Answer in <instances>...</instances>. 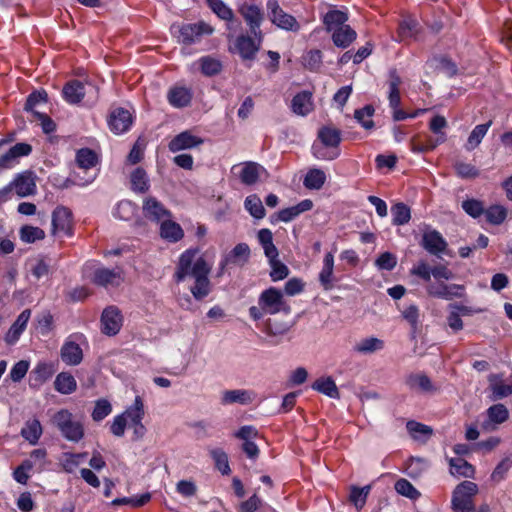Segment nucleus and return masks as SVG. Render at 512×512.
<instances>
[{"instance_id": "nucleus-64", "label": "nucleus", "mask_w": 512, "mask_h": 512, "mask_svg": "<svg viewBox=\"0 0 512 512\" xmlns=\"http://www.w3.org/2000/svg\"><path fill=\"white\" fill-rule=\"evenodd\" d=\"M463 210L473 218L481 216L484 212L483 203L476 199H468L462 202Z\"/></svg>"}, {"instance_id": "nucleus-18", "label": "nucleus", "mask_w": 512, "mask_h": 512, "mask_svg": "<svg viewBox=\"0 0 512 512\" xmlns=\"http://www.w3.org/2000/svg\"><path fill=\"white\" fill-rule=\"evenodd\" d=\"M92 282L105 288L108 286L117 287L123 282V277L120 270L98 268L94 272Z\"/></svg>"}, {"instance_id": "nucleus-52", "label": "nucleus", "mask_w": 512, "mask_h": 512, "mask_svg": "<svg viewBox=\"0 0 512 512\" xmlns=\"http://www.w3.org/2000/svg\"><path fill=\"white\" fill-rule=\"evenodd\" d=\"M125 414L126 419L129 418L131 421V424H139V422H142V419L144 417L145 411H144V404L140 396H136L134 400V404L126 409V411L123 413Z\"/></svg>"}, {"instance_id": "nucleus-1", "label": "nucleus", "mask_w": 512, "mask_h": 512, "mask_svg": "<svg viewBox=\"0 0 512 512\" xmlns=\"http://www.w3.org/2000/svg\"><path fill=\"white\" fill-rule=\"evenodd\" d=\"M198 249H188L180 257L174 273V280L180 283L187 276L194 278V285L190 288L196 300H202L211 292V282L208 278L211 266L203 256L196 258Z\"/></svg>"}, {"instance_id": "nucleus-57", "label": "nucleus", "mask_w": 512, "mask_h": 512, "mask_svg": "<svg viewBox=\"0 0 512 512\" xmlns=\"http://www.w3.org/2000/svg\"><path fill=\"white\" fill-rule=\"evenodd\" d=\"M394 487L397 493L411 500H416L421 495L420 492L405 478L397 480Z\"/></svg>"}, {"instance_id": "nucleus-31", "label": "nucleus", "mask_w": 512, "mask_h": 512, "mask_svg": "<svg viewBox=\"0 0 512 512\" xmlns=\"http://www.w3.org/2000/svg\"><path fill=\"white\" fill-rule=\"evenodd\" d=\"M62 93L67 102L77 104L85 96L84 85L78 80H72L64 86Z\"/></svg>"}, {"instance_id": "nucleus-60", "label": "nucleus", "mask_w": 512, "mask_h": 512, "mask_svg": "<svg viewBox=\"0 0 512 512\" xmlns=\"http://www.w3.org/2000/svg\"><path fill=\"white\" fill-rule=\"evenodd\" d=\"M271 266L270 277L272 281H280L289 275V268L277 258H268Z\"/></svg>"}, {"instance_id": "nucleus-30", "label": "nucleus", "mask_w": 512, "mask_h": 512, "mask_svg": "<svg viewBox=\"0 0 512 512\" xmlns=\"http://www.w3.org/2000/svg\"><path fill=\"white\" fill-rule=\"evenodd\" d=\"M254 399V394L251 391L236 389V390H226L222 395V404H233L239 403L242 405L250 404Z\"/></svg>"}, {"instance_id": "nucleus-53", "label": "nucleus", "mask_w": 512, "mask_h": 512, "mask_svg": "<svg viewBox=\"0 0 512 512\" xmlns=\"http://www.w3.org/2000/svg\"><path fill=\"white\" fill-rule=\"evenodd\" d=\"M370 490H371V486L370 485H366L362 488L360 487H357V486H352L351 487V491H350V495H349V500L351 501V503L354 504V506L360 510L364 507L365 503H366V500H367V497L370 493Z\"/></svg>"}, {"instance_id": "nucleus-46", "label": "nucleus", "mask_w": 512, "mask_h": 512, "mask_svg": "<svg viewBox=\"0 0 512 512\" xmlns=\"http://www.w3.org/2000/svg\"><path fill=\"white\" fill-rule=\"evenodd\" d=\"M326 180L325 173L320 169H310L303 181V184L308 189L319 190L322 188Z\"/></svg>"}, {"instance_id": "nucleus-27", "label": "nucleus", "mask_w": 512, "mask_h": 512, "mask_svg": "<svg viewBox=\"0 0 512 512\" xmlns=\"http://www.w3.org/2000/svg\"><path fill=\"white\" fill-rule=\"evenodd\" d=\"M318 139L322 144L336 150L339 149L341 143V131L331 126H323L318 131Z\"/></svg>"}, {"instance_id": "nucleus-4", "label": "nucleus", "mask_w": 512, "mask_h": 512, "mask_svg": "<svg viewBox=\"0 0 512 512\" xmlns=\"http://www.w3.org/2000/svg\"><path fill=\"white\" fill-rule=\"evenodd\" d=\"M258 305L262 306L268 314H276L280 311L289 314L291 311L290 306L283 299L281 290L275 287H270L260 294Z\"/></svg>"}, {"instance_id": "nucleus-10", "label": "nucleus", "mask_w": 512, "mask_h": 512, "mask_svg": "<svg viewBox=\"0 0 512 512\" xmlns=\"http://www.w3.org/2000/svg\"><path fill=\"white\" fill-rule=\"evenodd\" d=\"M464 286L459 284H445L440 282L437 284H429L427 293L435 298L452 300L453 298H462L464 296Z\"/></svg>"}, {"instance_id": "nucleus-21", "label": "nucleus", "mask_w": 512, "mask_h": 512, "mask_svg": "<svg viewBox=\"0 0 512 512\" xmlns=\"http://www.w3.org/2000/svg\"><path fill=\"white\" fill-rule=\"evenodd\" d=\"M203 139L197 137L189 131H184L178 135H176L168 144V148L171 152L175 153L181 150L190 149L201 145L203 143Z\"/></svg>"}, {"instance_id": "nucleus-29", "label": "nucleus", "mask_w": 512, "mask_h": 512, "mask_svg": "<svg viewBox=\"0 0 512 512\" xmlns=\"http://www.w3.org/2000/svg\"><path fill=\"white\" fill-rule=\"evenodd\" d=\"M313 109L312 94L308 91L297 93L292 99V110L295 114L305 116Z\"/></svg>"}, {"instance_id": "nucleus-37", "label": "nucleus", "mask_w": 512, "mask_h": 512, "mask_svg": "<svg viewBox=\"0 0 512 512\" xmlns=\"http://www.w3.org/2000/svg\"><path fill=\"white\" fill-rule=\"evenodd\" d=\"M258 240L261 246L264 249L265 256L267 258H277L278 257V249L273 243V234L267 229L263 228L258 231Z\"/></svg>"}, {"instance_id": "nucleus-50", "label": "nucleus", "mask_w": 512, "mask_h": 512, "mask_svg": "<svg viewBox=\"0 0 512 512\" xmlns=\"http://www.w3.org/2000/svg\"><path fill=\"white\" fill-rule=\"evenodd\" d=\"M210 456L214 460L215 467L223 474L229 475L231 473V469L229 466L228 455L221 448H214L209 451Z\"/></svg>"}, {"instance_id": "nucleus-17", "label": "nucleus", "mask_w": 512, "mask_h": 512, "mask_svg": "<svg viewBox=\"0 0 512 512\" xmlns=\"http://www.w3.org/2000/svg\"><path fill=\"white\" fill-rule=\"evenodd\" d=\"M143 214L147 219L155 222H159L171 216L170 211L155 197H147L144 200Z\"/></svg>"}, {"instance_id": "nucleus-24", "label": "nucleus", "mask_w": 512, "mask_h": 512, "mask_svg": "<svg viewBox=\"0 0 512 512\" xmlns=\"http://www.w3.org/2000/svg\"><path fill=\"white\" fill-rule=\"evenodd\" d=\"M169 103L176 108H183L190 104L192 92L186 87H172L167 95Z\"/></svg>"}, {"instance_id": "nucleus-34", "label": "nucleus", "mask_w": 512, "mask_h": 512, "mask_svg": "<svg viewBox=\"0 0 512 512\" xmlns=\"http://www.w3.org/2000/svg\"><path fill=\"white\" fill-rule=\"evenodd\" d=\"M355 38L356 32L349 25H344L334 29L332 34L334 44L341 48L348 47Z\"/></svg>"}, {"instance_id": "nucleus-13", "label": "nucleus", "mask_w": 512, "mask_h": 512, "mask_svg": "<svg viewBox=\"0 0 512 512\" xmlns=\"http://www.w3.org/2000/svg\"><path fill=\"white\" fill-rule=\"evenodd\" d=\"M240 168L238 173L239 179L242 184L252 186L256 184L262 173H266V169L253 161H247L239 165H234L232 171Z\"/></svg>"}, {"instance_id": "nucleus-15", "label": "nucleus", "mask_w": 512, "mask_h": 512, "mask_svg": "<svg viewBox=\"0 0 512 512\" xmlns=\"http://www.w3.org/2000/svg\"><path fill=\"white\" fill-rule=\"evenodd\" d=\"M509 418V411L503 404H494L487 409V419L483 421L481 427L486 432H492L497 429L499 424L504 423Z\"/></svg>"}, {"instance_id": "nucleus-63", "label": "nucleus", "mask_w": 512, "mask_h": 512, "mask_svg": "<svg viewBox=\"0 0 512 512\" xmlns=\"http://www.w3.org/2000/svg\"><path fill=\"white\" fill-rule=\"evenodd\" d=\"M304 65L311 71H317L322 64V53L318 49L310 50L303 57Z\"/></svg>"}, {"instance_id": "nucleus-9", "label": "nucleus", "mask_w": 512, "mask_h": 512, "mask_svg": "<svg viewBox=\"0 0 512 512\" xmlns=\"http://www.w3.org/2000/svg\"><path fill=\"white\" fill-rule=\"evenodd\" d=\"M122 327V315L115 306L105 308L101 315V331L108 336L116 335Z\"/></svg>"}, {"instance_id": "nucleus-3", "label": "nucleus", "mask_w": 512, "mask_h": 512, "mask_svg": "<svg viewBox=\"0 0 512 512\" xmlns=\"http://www.w3.org/2000/svg\"><path fill=\"white\" fill-rule=\"evenodd\" d=\"M478 493V486L471 481H463L456 486L452 495L454 512H474L473 497Z\"/></svg>"}, {"instance_id": "nucleus-43", "label": "nucleus", "mask_w": 512, "mask_h": 512, "mask_svg": "<svg viewBox=\"0 0 512 512\" xmlns=\"http://www.w3.org/2000/svg\"><path fill=\"white\" fill-rule=\"evenodd\" d=\"M199 64L202 74L208 77L218 75L223 68L221 61L211 56L201 57Z\"/></svg>"}, {"instance_id": "nucleus-28", "label": "nucleus", "mask_w": 512, "mask_h": 512, "mask_svg": "<svg viewBox=\"0 0 512 512\" xmlns=\"http://www.w3.org/2000/svg\"><path fill=\"white\" fill-rule=\"evenodd\" d=\"M446 141L445 133H442L441 136H438L436 140L432 139L430 136H427L425 142L420 141V136H414L410 141L411 150L415 153H426L434 150L438 144L444 143Z\"/></svg>"}, {"instance_id": "nucleus-62", "label": "nucleus", "mask_w": 512, "mask_h": 512, "mask_svg": "<svg viewBox=\"0 0 512 512\" xmlns=\"http://www.w3.org/2000/svg\"><path fill=\"white\" fill-rule=\"evenodd\" d=\"M313 155L317 159L321 160H334L339 157L340 150L333 149L331 147H327L324 144H314L313 147Z\"/></svg>"}, {"instance_id": "nucleus-58", "label": "nucleus", "mask_w": 512, "mask_h": 512, "mask_svg": "<svg viewBox=\"0 0 512 512\" xmlns=\"http://www.w3.org/2000/svg\"><path fill=\"white\" fill-rule=\"evenodd\" d=\"M209 7L217 16L223 20L232 22L234 19L233 11L222 0H207Z\"/></svg>"}, {"instance_id": "nucleus-33", "label": "nucleus", "mask_w": 512, "mask_h": 512, "mask_svg": "<svg viewBox=\"0 0 512 512\" xmlns=\"http://www.w3.org/2000/svg\"><path fill=\"white\" fill-rule=\"evenodd\" d=\"M450 473L453 476L474 478L475 468L463 458H451L449 460Z\"/></svg>"}, {"instance_id": "nucleus-35", "label": "nucleus", "mask_w": 512, "mask_h": 512, "mask_svg": "<svg viewBox=\"0 0 512 512\" xmlns=\"http://www.w3.org/2000/svg\"><path fill=\"white\" fill-rule=\"evenodd\" d=\"M312 388L333 399H339L340 393L332 377H320L313 384Z\"/></svg>"}, {"instance_id": "nucleus-2", "label": "nucleus", "mask_w": 512, "mask_h": 512, "mask_svg": "<svg viewBox=\"0 0 512 512\" xmlns=\"http://www.w3.org/2000/svg\"><path fill=\"white\" fill-rule=\"evenodd\" d=\"M51 424L60 432L67 441L78 443L85 435L84 425L76 420L67 409H60L50 419Z\"/></svg>"}, {"instance_id": "nucleus-16", "label": "nucleus", "mask_w": 512, "mask_h": 512, "mask_svg": "<svg viewBox=\"0 0 512 512\" xmlns=\"http://www.w3.org/2000/svg\"><path fill=\"white\" fill-rule=\"evenodd\" d=\"M312 207L313 202L310 199H305L295 206L284 208L278 211L277 213L273 214L271 216V222H290L297 216H299L301 213L311 210Z\"/></svg>"}, {"instance_id": "nucleus-6", "label": "nucleus", "mask_w": 512, "mask_h": 512, "mask_svg": "<svg viewBox=\"0 0 512 512\" xmlns=\"http://www.w3.org/2000/svg\"><path fill=\"white\" fill-rule=\"evenodd\" d=\"M262 38L241 34L235 39L234 47L243 61L252 62L260 50Z\"/></svg>"}, {"instance_id": "nucleus-47", "label": "nucleus", "mask_w": 512, "mask_h": 512, "mask_svg": "<svg viewBox=\"0 0 512 512\" xmlns=\"http://www.w3.org/2000/svg\"><path fill=\"white\" fill-rule=\"evenodd\" d=\"M19 236L24 243H34L45 238V232L39 227L23 225L19 230Z\"/></svg>"}, {"instance_id": "nucleus-19", "label": "nucleus", "mask_w": 512, "mask_h": 512, "mask_svg": "<svg viewBox=\"0 0 512 512\" xmlns=\"http://www.w3.org/2000/svg\"><path fill=\"white\" fill-rule=\"evenodd\" d=\"M132 115L124 108H117L111 112L108 124L116 134L126 132L132 125Z\"/></svg>"}, {"instance_id": "nucleus-7", "label": "nucleus", "mask_w": 512, "mask_h": 512, "mask_svg": "<svg viewBox=\"0 0 512 512\" xmlns=\"http://www.w3.org/2000/svg\"><path fill=\"white\" fill-rule=\"evenodd\" d=\"M420 246L431 255L440 257L442 253L446 252L448 243L440 232L434 229H428L424 231L422 235Z\"/></svg>"}, {"instance_id": "nucleus-20", "label": "nucleus", "mask_w": 512, "mask_h": 512, "mask_svg": "<svg viewBox=\"0 0 512 512\" xmlns=\"http://www.w3.org/2000/svg\"><path fill=\"white\" fill-rule=\"evenodd\" d=\"M60 357L65 364L76 366L83 360V350L79 344L69 337L60 349Z\"/></svg>"}, {"instance_id": "nucleus-44", "label": "nucleus", "mask_w": 512, "mask_h": 512, "mask_svg": "<svg viewBox=\"0 0 512 512\" xmlns=\"http://www.w3.org/2000/svg\"><path fill=\"white\" fill-rule=\"evenodd\" d=\"M76 162L79 168L87 170L96 166L98 163V156L93 150L89 148H82L77 151Z\"/></svg>"}, {"instance_id": "nucleus-45", "label": "nucleus", "mask_w": 512, "mask_h": 512, "mask_svg": "<svg viewBox=\"0 0 512 512\" xmlns=\"http://www.w3.org/2000/svg\"><path fill=\"white\" fill-rule=\"evenodd\" d=\"M244 206L250 215L256 219H262L266 215L262 201L256 194H252L246 197Z\"/></svg>"}, {"instance_id": "nucleus-26", "label": "nucleus", "mask_w": 512, "mask_h": 512, "mask_svg": "<svg viewBox=\"0 0 512 512\" xmlns=\"http://www.w3.org/2000/svg\"><path fill=\"white\" fill-rule=\"evenodd\" d=\"M160 236L171 243H176L184 237V231L178 223L166 219L161 223Z\"/></svg>"}, {"instance_id": "nucleus-39", "label": "nucleus", "mask_w": 512, "mask_h": 512, "mask_svg": "<svg viewBox=\"0 0 512 512\" xmlns=\"http://www.w3.org/2000/svg\"><path fill=\"white\" fill-rule=\"evenodd\" d=\"M130 182L131 188L135 192L145 193L149 190L150 185L146 171L141 167L131 173Z\"/></svg>"}, {"instance_id": "nucleus-48", "label": "nucleus", "mask_w": 512, "mask_h": 512, "mask_svg": "<svg viewBox=\"0 0 512 512\" xmlns=\"http://www.w3.org/2000/svg\"><path fill=\"white\" fill-rule=\"evenodd\" d=\"M347 20L348 17L346 13L340 10H331L325 14L323 22L327 31H332L334 28L344 26Z\"/></svg>"}, {"instance_id": "nucleus-51", "label": "nucleus", "mask_w": 512, "mask_h": 512, "mask_svg": "<svg viewBox=\"0 0 512 512\" xmlns=\"http://www.w3.org/2000/svg\"><path fill=\"white\" fill-rule=\"evenodd\" d=\"M392 222L394 225H404L410 221L411 211L410 208L400 202L392 206L391 208Z\"/></svg>"}, {"instance_id": "nucleus-42", "label": "nucleus", "mask_w": 512, "mask_h": 512, "mask_svg": "<svg viewBox=\"0 0 512 512\" xmlns=\"http://www.w3.org/2000/svg\"><path fill=\"white\" fill-rule=\"evenodd\" d=\"M406 383L411 389L418 388L423 392L436 390L430 378L425 374H411L408 376Z\"/></svg>"}, {"instance_id": "nucleus-41", "label": "nucleus", "mask_w": 512, "mask_h": 512, "mask_svg": "<svg viewBox=\"0 0 512 512\" xmlns=\"http://www.w3.org/2000/svg\"><path fill=\"white\" fill-rule=\"evenodd\" d=\"M384 348V341L376 337L362 339L354 346V350L362 354H371Z\"/></svg>"}, {"instance_id": "nucleus-32", "label": "nucleus", "mask_w": 512, "mask_h": 512, "mask_svg": "<svg viewBox=\"0 0 512 512\" xmlns=\"http://www.w3.org/2000/svg\"><path fill=\"white\" fill-rule=\"evenodd\" d=\"M54 388L57 392L68 395L76 391L77 382L71 373L61 372L55 378Z\"/></svg>"}, {"instance_id": "nucleus-5", "label": "nucleus", "mask_w": 512, "mask_h": 512, "mask_svg": "<svg viewBox=\"0 0 512 512\" xmlns=\"http://www.w3.org/2000/svg\"><path fill=\"white\" fill-rule=\"evenodd\" d=\"M213 31L214 29L204 21L184 24L179 30V41L185 45H191L200 41L203 35H210Z\"/></svg>"}, {"instance_id": "nucleus-25", "label": "nucleus", "mask_w": 512, "mask_h": 512, "mask_svg": "<svg viewBox=\"0 0 512 512\" xmlns=\"http://www.w3.org/2000/svg\"><path fill=\"white\" fill-rule=\"evenodd\" d=\"M334 255L328 252L323 260V267L319 274V281L324 290H331L333 285Z\"/></svg>"}, {"instance_id": "nucleus-8", "label": "nucleus", "mask_w": 512, "mask_h": 512, "mask_svg": "<svg viewBox=\"0 0 512 512\" xmlns=\"http://www.w3.org/2000/svg\"><path fill=\"white\" fill-rule=\"evenodd\" d=\"M267 9L271 21L278 27L285 30H296L299 27L296 19L283 11L277 0H268Z\"/></svg>"}, {"instance_id": "nucleus-59", "label": "nucleus", "mask_w": 512, "mask_h": 512, "mask_svg": "<svg viewBox=\"0 0 512 512\" xmlns=\"http://www.w3.org/2000/svg\"><path fill=\"white\" fill-rule=\"evenodd\" d=\"M374 108L372 105H366L362 109L355 110V119L367 130L374 127V122L371 117L374 114Z\"/></svg>"}, {"instance_id": "nucleus-12", "label": "nucleus", "mask_w": 512, "mask_h": 512, "mask_svg": "<svg viewBox=\"0 0 512 512\" xmlns=\"http://www.w3.org/2000/svg\"><path fill=\"white\" fill-rule=\"evenodd\" d=\"M239 13L249 25L251 34H253L254 37L259 35V38H263L262 31L260 30L263 21V12L261 9L253 4H244L240 7Z\"/></svg>"}, {"instance_id": "nucleus-11", "label": "nucleus", "mask_w": 512, "mask_h": 512, "mask_svg": "<svg viewBox=\"0 0 512 512\" xmlns=\"http://www.w3.org/2000/svg\"><path fill=\"white\" fill-rule=\"evenodd\" d=\"M11 187V193L15 190L19 197H26L36 193L35 176L32 171H25L18 174L15 179L8 184Z\"/></svg>"}, {"instance_id": "nucleus-40", "label": "nucleus", "mask_w": 512, "mask_h": 512, "mask_svg": "<svg viewBox=\"0 0 512 512\" xmlns=\"http://www.w3.org/2000/svg\"><path fill=\"white\" fill-rule=\"evenodd\" d=\"M419 32L420 25L415 19L412 18L402 21L398 28V36L401 41H404L408 38H414L417 40Z\"/></svg>"}, {"instance_id": "nucleus-61", "label": "nucleus", "mask_w": 512, "mask_h": 512, "mask_svg": "<svg viewBox=\"0 0 512 512\" xmlns=\"http://www.w3.org/2000/svg\"><path fill=\"white\" fill-rule=\"evenodd\" d=\"M151 499L150 493H144L139 497H123L116 498L112 501V505H131L132 507H142Z\"/></svg>"}, {"instance_id": "nucleus-22", "label": "nucleus", "mask_w": 512, "mask_h": 512, "mask_svg": "<svg viewBox=\"0 0 512 512\" xmlns=\"http://www.w3.org/2000/svg\"><path fill=\"white\" fill-rule=\"evenodd\" d=\"M250 248L246 243L237 244L223 259L230 266L243 267L250 259Z\"/></svg>"}, {"instance_id": "nucleus-54", "label": "nucleus", "mask_w": 512, "mask_h": 512, "mask_svg": "<svg viewBox=\"0 0 512 512\" xmlns=\"http://www.w3.org/2000/svg\"><path fill=\"white\" fill-rule=\"evenodd\" d=\"M403 318L410 324L411 326V338H416V333L418 331L419 324V309L416 305L411 304L407 308L402 311Z\"/></svg>"}, {"instance_id": "nucleus-55", "label": "nucleus", "mask_w": 512, "mask_h": 512, "mask_svg": "<svg viewBox=\"0 0 512 512\" xmlns=\"http://www.w3.org/2000/svg\"><path fill=\"white\" fill-rule=\"evenodd\" d=\"M484 213L487 222L493 225H500L507 217V209L501 205H492Z\"/></svg>"}, {"instance_id": "nucleus-56", "label": "nucleus", "mask_w": 512, "mask_h": 512, "mask_svg": "<svg viewBox=\"0 0 512 512\" xmlns=\"http://www.w3.org/2000/svg\"><path fill=\"white\" fill-rule=\"evenodd\" d=\"M291 328L288 322H279L277 319L269 318L264 326V332L269 336H280L287 333Z\"/></svg>"}, {"instance_id": "nucleus-49", "label": "nucleus", "mask_w": 512, "mask_h": 512, "mask_svg": "<svg viewBox=\"0 0 512 512\" xmlns=\"http://www.w3.org/2000/svg\"><path fill=\"white\" fill-rule=\"evenodd\" d=\"M41 434L42 427L37 419L28 421L21 431V435L31 444H36L41 437Z\"/></svg>"}, {"instance_id": "nucleus-14", "label": "nucleus", "mask_w": 512, "mask_h": 512, "mask_svg": "<svg viewBox=\"0 0 512 512\" xmlns=\"http://www.w3.org/2000/svg\"><path fill=\"white\" fill-rule=\"evenodd\" d=\"M60 232L72 234V212L64 206H57L52 213V234Z\"/></svg>"}, {"instance_id": "nucleus-38", "label": "nucleus", "mask_w": 512, "mask_h": 512, "mask_svg": "<svg viewBox=\"0 0 512 512\" xmlns=\"http://www.w3.org/2000/svg\"><path fill=\"white\" fill-rule=\"evenodd\" d=\"M491 125L492 120H489L487 123L475 126L465 144V148L467 151H472L479 146Z\"/></svg>"}, {"instance_id": "nucleus-23", "label": "nucleus", "mask_w": 512, "mask_h": 512, "mask_svg": "<svg viewBox=\"0 0 512 512\" xmlns=\"http://www.w3.org/2000/svg\"><path fill=\"white\" fill-rule=\"evenodd\" d=\"M31 311L29 309L23 310L17 317L15 322L11 325L10 329L6 333L5 342L8 345L15 344L22 332L25 330L27 323L30 319Z\"/></svg>"}, {"instance_id": "nucleus-36", "label": "nucleus", "mask_w": 512, "mask_h": 512, "mask_svg": "<svg viewBox=\"0 0 512 512\" xmlns=\"http://www.w3.org/2000/svg\"><path fill=\"white\" fill-rule=\"evenodd\" d=\"M401 78L397 71L391 70L389 73V105L391 108L400 107L401 98L399 87L401 85Z\"/></svg>"}]
</instances>
